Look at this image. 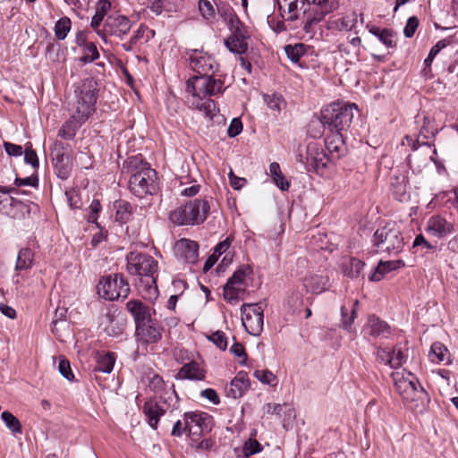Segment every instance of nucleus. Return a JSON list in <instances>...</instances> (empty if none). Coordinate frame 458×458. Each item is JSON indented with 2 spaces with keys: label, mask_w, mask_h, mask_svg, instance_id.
I'll use <instances>...</instances> for the list:
<instances>
[{
  "label": "nucleus",
  "mask_w": 458,
  "mask_h": 458,
  "mask_svg": "<svg viewBox=\"0 0 458 458\" xmlns=\"http://www.w3.org/2000/svg\"><path fill=\"white\" fill-rule=\"evenodd\" d=\"M373 247L378 253L395 255L402 251L404 240L399 227L394 223H388L378 228L373 235Z\"/></svg>",
  "instance_id": "6e6552de"
},
{
  "label": "nucleus",
  "mask_w": 458,
  "mask_h": 458,
  "mask_svg": "<svg viewBox=\"0 0 458 458\" xmlns=\"http://www.w3.org/2000/svg\"><path fill=\"white\" fill-rule=\"evenodd\" d=\"M437 130L434 129L427 117L423 118V125L420 128L416 139L406 135L402 142L403 145H408L412 150H417L420 146H430L428 140L435 137Z\"/></svg>",
  "instance_id": "dca6fc26"
},
{
  "label": "nucleus",
  "mask_w": 458,
  "mask_h": 458,
  "mask_svg": "<svg viewBox=\"0 0 458 458\" xmlns=\"http://www.w3.org/2000/svg\"><path fill=\"white\" fill-rule=\"evenodd\" d=\"M418 247H421L422 250H426V252L434 250V246L428 242L422 234L417 235L413 242V248Z\"/></svg>",
  "instance_id": "338daca9"
},
{
  "label": "nucleus",
  "mask_w": 458,
  "mask_h": 458,
  "mask_svg": "<svg viewBox=\"0 0 458 458\" xmlns=\"http://www.w3.org/2000/svg\"><path fill=\"white\" fill-rule=\"evenodd\" d=\"M365 263L356 258H349L343 262V271L345 276L351 278H357L360 276Z\"/></svg>",
  "instance_id": "2f4dec72"
},
{
  "label": "nucleus",
  "mask_w": 458,
  "mask_h": 458,
  "mask_svg": "<svg viewBox=\"0 0 458 458\" xmlns=\"http://www.w3.org/2000/svg\"><path fill=\"white\" fill-rule=\"evenodd\" d=\"M23 208L24 205L20 200L6 192H0V211L4 215L16 218Z\"/></svg>",
  "instance_id": "5701e85b"
},
{
  "label": "nucleus",
  "mask_w": 458,
  "mask_h": 458,
  "mask_svg": "<svg viewBox=\"0 0 458 458\" xmlns=\"http://www.w3.org/2000/svg\"><path fill=\"white\" fill-rule=\"evenodd\" d=\"M168 396H160V400H148L143 405V413L147 418L148 425L157 429L161 416L167 411H173L177 407L178 396L174 390V385L169 386Z\"/></svg>",
  "instance_id": "1a4fd4ad"
},
{
  "label": "nucleus",
  "mask_w": 458,
  "mask_h": 458,
  "mask_svg": "<svg viewBox=\"0 0 458 458\" xmlns=\"http://www.w3.org/2000/svg\"><path fill=\"white\" fill-rule=\"evenodd\" d=\"M253 376L263 384L276 386V377L267 369L255 370Z\"/></svg>",
  "instance_id": "3c124183"
},
{
  "label": "nucleus",
  "mask_w": 458,
  "mask_h": 458,
  "mask_svg": "<svg viewBox=\"0 0 458 458\" xmlns=\"http://www.w3.org/2000/svg\"><path fill=\"white\" fill-rule=\"evenodd\" d=\"M218 13L224 19L228 29H240L241 21L230 6L217 7Z\"/></svg>",
  "instance_id": "e433bc0d"
},
{
  "label": "nucleus",
  "mask_w": 458,
  "mask_h": 458,
  "mask_svg": "<svg viewBox=\"0 0 458 458\" xmlns=\"http://www.w3.org/2000/svg\"><path fill=\"white\" fill-rule=\"evenodd\" d=\"M54 167L56 175L62 180L67 179L71 174L72 167L70 160L62 163H60V161L54 163Z\"/></svg>",
  "instance_id": "6e6d98bb"
},
{
  "label": "nucleus",
  "mask_w": 458,
  "mask_h": 458,
  "mask_svg": "<svg viewBox=\"0 0 458 458\" xmlns=\"http://www.w3.org/2000/svg\"><path fill=\"white\" fill-rule=\"evenodd\" d=\"M4 148L9 156L20 157L23 153V149L21 145H16V144L5 141V142H4Z\"/></svg>",
  "instance_id": "69168bd1"
},
{
  "label": "nucleus",
  "mask_w": 458,
  "mask_h": 458,
  "mask_svg": "<svg viewBox=\"0 0 458 458\" xmlns=\"http://www.w3.org/2000/svg\"><path fill=\"white\" fill-rule=\"evenodd\" d=\"M211 341L220 350L225 351L227 347V338L223 331H216L208 336Z\"/></svg>",
  "instance_id": "13d9d810"
},
{
  "label": "nucleus",
  "mask_w": 458,
  "mask_h": 458,
  "mask_svg": "<svg viewBox=\"0 0 458 458\" xmlns=\"http://www.w3.org/2000/svg\"><path fill=\"white\" fill-rule=\"evenodd\" d=\"M200 396L208 399L213 404H218L220 398L216 390L212 388H207L201 391Z\"/></svg>",
  "instance_id": "774afa93"
},
{
  "label": "nucleus",
  "mask_w": 458,
  "mask_h": 458,
  "mask_svg": "<svg viewBox=\"0 0 458 458\" xmlns=\"http://www.w3.org/2000/svg\"><path fill=\"white\" fill-rule=\"evenodd\" d=\"M428 356L432 362H444L445 364L451 363L449 351L440 342H436L431 345Z\"/></svg>",
  "instance_id": "cd10ccee"
},
{
  "label": "nucleus",
  "mask_w": 458,
  "mask_h": 458,
  "mask_svg": "<svg viewBox=\"0 0 458 458\" xmlns=\"http://www.w3.org/2000/svg\"><path fill=\"white\" fill-rule=\"evenodd\" d=\"M199 11L205 19H209L215 15L214 6L208 0L199 1Z\"/></svg>",
  "instance_id": "bf43d9fd"
},
{
  "label": "nucleus",
  "mask_w": 458,
  "mask_h": 458,
  "mask_svg": "<svg viewBox=\"0 0 458 458\" xmlns=\"http://www.w3.org/2000/svg\"><path fill=\"white\" fill-rule=\"evenodd\" d=\"M98 91V84L93 78L82 81L74 89L75 101L70 112L88 120L96 110Z\"/></svg>",
  "instance_id": "0eeeda50"
},
{
  "label": "nucleus",
  "mask_w": 458,
  "mask_h": 458,
  "mask_svg": "<svg viewBox=\"0 0 458 458\" xmlns=\"http://www.w3.org/2000/svg\"><path fill=\"white\" fill-rule=\"evenodd\" d=\"M34 261V252L30 248H22L17 255L15 270H28L31 268Z\"/></svg>",
  "instance_id": "c756f323"
},
{
  "label": "nucleus",
  "mask_w": 458,
  "mask_h": 458,
  "mask_svg": "<svg viewBox=\"0 0 458 458\" xmlns=\"http://www.w3.org/2000/svg\"><path fill=\"white\" fill-rule=\"evenodd\" d=\"M249 388V380L244 375L238 374L232 381L230 386V394L233 398L242 396L245 391Z\"/></svg>",
  "instance_id": "f704fd0d"
},
{
  "label": "nucleus",
  "mask_w": 458,
  "mask_h": 458,
  "mask_svg": "<svg viewBox=\"0 0 458 458\" xmlns=\"http://www.w3.org/2000/svg\"><path fill=\"white\" fill-rule=\"evenodd\" d=\"M364 23L363 14L360 13H352L351 16H347L344 18L343 24L345 27H349L350 30L358 29L359 27H362Z\"/></svg>",
  "instance_id": "5fc2aeb1"
},
{
  "label": "nucleus",
  "mask_w": 458,
  "mask_h": 458,
  "mask_svg": "<svg viewBox=\"0 0 458 458\" xmlns=\"http://www.w3.org/2000/svg\"><path fill=\"white\" fill-rule=\"evenodd\" d=\"M171 385H174L173 383H165L163 378L157 375L154 374L150 379H149V387L151 390H153L156 394H160V396H168V394L170 392L169 386Z\"/></svg>",
  "instance_id": "58836bf2"
},
{
  "label": "nucleus",
  "mask_w": 458,
  "mask_h": 458,
  "mask_svg": "<svg viewBox=\"0 0 458 458\" xmlns=\"http://www.w3.org/2000/svg\"><path fill=\"white\" fill-rule=\"evenodd\" d=\"M242 322L245 330L251 335L261 334L264 326L263 308L259 303L243 304L241 307Z\"/></svg>",
  "instance_id": "9b49d317"
},
{
  "label": "nucleus",
  "mask_w": 458,
  "mask_h": 458,
  "mask_svg": "<svg viewBox=\"0 0 458 458\" xmlns=\"http://www.w3.org/2000/svg\"><path fill=\"white\" fill-rule=\"evenodd\" d=\"M302 162V160H301ZM329 162V157L324 149L316 143L307 146L306 157L303 161L308 171L318 173L325 168Z\"/></svg>",
  "instance_id": "ddd939ff"
},
{
  "label": "nucleus",
  "mask_w": 458,
  "mask_h": 458,
  "mask_svg": "<svg viewBox=\"0 0 458 458\" xmlns=\"http://www.w3.org/2000/svg\"><path fill=\"white\" fill-rule=\"evenodd\" d=\"M263 98L275 116L285 106V101L280 94H265Z\"/></svg>",
  "instance_id": "4c0bfd02"
},
{
  "label": "nucleus",
  "mask_w": 458,
  "mask_h": 458,
  "mask_svg": "<svg viewBox=\"0 0 458 458\" xmlns=\"http://www.w3.org/2000/svg\"><path fill=\"white\" fill-rule=\"evenodd\" d=\"M355 113H358L355 104L334 102L321 110L319 122H313L312 124L321 123L331 132L344 133L351 127Z\"/></svg>",
  "instance_id": "39448f33"
},
{
  "label": "nucleus",
  "mask_w": 458,
  "mask_h": 458,
  "mask_svg": "<svg viewBox=\"0 0 458 458\" xmlns=\"http://www.w3.org/2000/svg\"><path fill=\"white\" fill-rule=\"evenodd\" d=\"M392 270H394V264L392 263V260L380 261L377 267H376L375 271L369 276V280L380 281L386 273L390 272Z\"/></svg>",
  "instance_id": "a18cd8bd"
},
{
  "label": "nucleus",
  "mask_w": 458,
  "mask_h": 458,
  "mask_svg": "<svg viewBox=\"0 0 458 458\" xmlns=\"http://www.w3.org/2000/svg\"><path fill=\"white\" fill-rule=\"evenodd\" d=\"M391 377L396 391L405 404L410 409L422 413L429 398L417 377L405 369L394 371Z\"/></svg>",
  "instance_id": "f03ea898"
},
{
  "label": "nucleus",
  "mask_w": 458,
  "mask_h": 458,
  "mask_svg": "<svg viewBox=\"0 0 458 458\" xmlns=\"http://www.w3.org/2000/svg\"><path fill=\"white\" fill-rule=\"evenodd\" d=\"M391 190L397 200H405L407 199V184L404 176L393 177L391 179Z\"/></svg>",
  "instance_id": "72a5a7b5"
},
{
  "label": "nucleus",
  "mask_w": 458,
  "mask_h": 458,
  "mask_svg": "<svg viewBox=\"0 0 458 458\" xmlns=\"http://www.w3.org/2000/svg\"><path fill=\"white\" fill-rule=\"evenodd\" d=\"M303 286L308 293L320 294L330 287V280L327 276L311 274L303 279Z\"/></svg>",
  "instance_id": "6ab92c4d"
},
{
  "label": "nucleus",
  "mask_w": 458,
  "mask_h": 458,
  "mask_svg": "<svg viewBox=\"0 0 458 458\" xmlns=\"http://www.w3.org/2000/svg\"><path fill=\"white\" fill-rule=\"evenodd\" d=\"M407 352L399 345L393 349L377 348V360L382 364L387 365L392 369H398L407 360Z\"/></svg>",
  "instance_id": "4468645a"
},
{
  "label": "nucleus",
  "mask_w": 458,
  "mask_h": 458,
  "mask_svg": "<svg viewBox=\"0 0 458 458\" xmlns=\"http://www.w3.org/2000/svg\"><path fill=\"white\" fill-rule=\"evenodd\" d=\"M87 120L78 117L77 114L71 112L70 118L63 124L58 131V136L64 140H71L74 138L77 130L86 122Z\"/></svg>",
  "instance_id": "393cba45"
},
{
  "label": "nucleus",
  "mask_w": 458,
  "mask_h": 458,
  "mask_svg": "<svg viewBox=\"0 0 458 458\" xmlns=\"http://www.w3.org/2000/svg\"><path fill=\"white\" fill-rule=\"evenodd\" d=\"M252 273V269L248 265H242L239 267V268L234 271L233 276L228 279L238 285H246L247 284L245 282L247 276L250 275Z\"/></svg>",
  "instance_id": "49530a36"
},
{
  "label": "nucleus",
  "mask_w": 458,
  "mask_h": 458,
  "mask_svg": "<svg viewBox=\"0 0 458 458\" xmlns=\"http://www.w3.org/2000/svg\"><path fill=\"white\" fill-rule=\"evenodd\" d=\"M127 271L130 275L140 276V287L149 299L157 296V286L155 274L158 269V263L155 259L142 252L131 251L126 256Z\"/></svg>",
  "instance_id": "20e7f679"
},
{
  "label": "nucleus",
  "mask_w": 458,
  "mask_h": 458,
  "mask_svg": "<svg viewBox=\"0 0 458 458\" xmlns=\"http://www.w3.org/2000/svg\"><path fill=\"white\" fill-rule=\"evenodd\" d=\"M246 290V285H238L235 283L228 280L224 286V298L230 303L237 301Z\"/></svg>",
  "instance_id": "c85d7f7f"
},
{
  "label": "nucleus",
  "mask_w": 458,
  "mask_h": 458,
  "mask_svg": "<svg viewBox=\"0 0 458 458\" xmlns=\"http://www.w3.org/2000/svg\"><path fill=\"white\" fill-rule=\"evenodd\" d=\"M284 19L294 21L298 19L299 4L301 0H276Z\"/></svg>",
  "instance_id": "bb28decb"
},
{
  "label": "nucleus",
  "mask_w": 458,
  "mask_h": 458,
  "mask_svg": "<svg viewBox=\"0 0 458 458\" xmlns=\"http://www.w3.org/2000/svg\"><path fill=\"white\" fill-rule=\"evenodd\" d=\"M99 57L98 48L92 42H88L83 47V55L80 57V62L82 64H89L94 62Z\"/></svg>",
  "instance_id": "c03bdc74"
},
{
  "label": "nucleus",
  "mask_w": 458,
  "mask_h": 458,
  "mask_svg": "<svg viewBox=\"0 0 458 458\" xmlns=\"http://www.w3.org/2000/svg\"><path fill=\"white\" fill-rule=\"evenodd\" d=\"M261 450L262 446L259 442L256 439L250 438L243 445L242 454L245 457H249L261 452Z\"/></svg>",
  "instance_id": "864d4df0"
},
{
  "label": "nucleus",
  "mask_w": 458,
  "mask_h": 458,
  "mask_svg": "<svg viewBox=\"0 0 458 458\" xmlns=\"http://www.w3.org/2000/svg\"><path fill=\"white\" fill-rule=\"evenodd\" d=\"M116 219L121 222H126L131 216V205L123 200L115 202Z\"/></svg>",
  "instance_id": "09e8293b"
},
{
  "label": "nucleus",
  "mask_w": 458,
  "mask_h": 458,
  "mask_svg": "<svg viewBox=\"0 0 458 458\" xmlns=\"http://www.w3.org/2000/svg\"><path fill=\"white\" fill-rule=\"evenodd\" d=\"M248 30H233L232 35L224 40L227 49L234 54H244L249 46Z\"/></svg>",
  "instance_id": "f3484780"
},
{
  "label": "nucleus",
  "mask_w": 458,
  "mask_h": 458,
  "mask_svg": "<svg viewBox=\"0 0 458 458\" xmlns=\"http://www.w3.org/2000/svg\"><path fill=\"white\" fill-rule=\"evenodd\" d=\"M98 294L106 300L125 299L130 293V285L120 274L105 276L98 284Z\"/></svg>",
  "instance_id": "9d476101"
},
{
  "label": "nucleus",
  "mask_w": 458,
  "mask_h": 458,
  "mask_svg": "<svg viewBox=\"0 0 458 458\" xmlns=\"http://www.w3.org/2000/svg\"><path fill=\"white\" fill-rule=\"evenodd\" d=\"M358 305L359 301L358 300H355L352 303L350 316H348V310L345 306L341 308L342 326L345 330H351L352 324L356 318V310Z\"/></svg>",
  "instance_id": "79ce46f5"
},
{
  "label": "nucleus",
  "mask_w": 458,
  "mask_h": 458,
  "mask_svg": "<svg viewBox=\"0 0 458 458\" xmlns=\"http://www.w3.org/2000/svg\"><path fill=\"white\" fill-rule=\"evenodd\" d=\"M210 205L207 199L190 200L170 213V220L177 225H197L208 217Z\"/></svg>",
  "instance_id": "423d86ee"
},
{
  "label": "nucleus",
  "mask_w": 458,
  "mask_h": 458,
  "mask_svg": "<svg viewBox=\"0 0 458 458\" xmlns=\"http://www.w3.org/2000/svg\"><path fill=\"white\" fill-rule=\"evenodd\" d=\"M24 160L26 164L30 165L34 169L38 167L39 162L38 157L35 150L31 148H26L24 151Z\"/></svg>",
  "instance_id": "e2e57ef3"
},
{
  "label": "nucleus",
  "mask_w": 458,
  "mask_h": 458,
  "mask_svg": "<svg viewBox=\"0 0 458 458\" xmlns=\"http://www.w3.org/2000/svg\"><path fill=\"white\" fill-rule=\"evenodd\" d=\"M58 370H59L60 374L67 380L71 381L74 378V376L72 374V371L71 369L70 363L68 360H66L64 359H61L59 360V364H58Z\"/></svg>",
  "instance_id": "052dcab7"
},
{
  "label": "nucleus",
  "mask_w": 458,
  "mask_h": 458,
  "mask_svg": "<svg viewBox=\"0 0 458 458\" xmlns=\"http://www.w3.org/2000/svg\"><path fill=\"white\" fill-rule=\"evenodd\" d=\"M176 377L179 379L203 380L205 371L199 367V363L191 361L184 364L180 369Z\"/></svg>",
  "instance_id": "a878e982"
},
{
  "label": "nucleus",
  "mask_w": 458,
  "mask_h": 458,
  "mask_svg": "<svg viewBox=\"0 0 458 458\" xmlns=\"http://www.w3.org/2000/svg\"><path fill=\"white\" fill-rule=\"evenodd\" d=\"M123 169L131 174L129 189L135 196L143 198L156 191L157 173L141 156L128 157L123 163Z\"/></svg>",
  "instance_id": "7ed1b4c3"
},
{
  "label": "nucleus",
  "mask_w": 458,
  "mask_h": 458,
  "mask_svg": "<svg viewBox=\"0 0 458 458\" xmlns=\"http://www.w3.org/2000/svg\"><path fill=\"white\" fill-rule=\"evenodd\" d=\"M284 407L287 408L289 416H295L294 410L291 407H288L286 404H279V403H267L264 405V411L268 414H276L280 415L283 411Z\"/></svg>",
  "instance_id": "4d7b16f0"
},
{
  "label": "nucleus",
  "mask_w": 458,
  "mask_h": 458,
  "mask_svg": "<svg viewBox=\"0 0 458 458\" xmlns=\"http://www.w3.org/2000/svg\"><path fill=\"white\" fill-rule=\"evenodd\" d=\"M365 334L373 337H387L390 335V327L378 318H369L364 327Z\"/></svg>",
  "instance_id": "b1692460"
},
{
  "label": "nucleus",
  "mask_w": 458,
  "mask_h": 458,
  "mask_svg": "<svg viewBox=\"0 0 458 458\" xmlns=\"http://www.w3.org/2000/svg\"><path fill=\"white\" fill-rule=\"evenodd\" d=\"M115 362V356L113 352L98 353L95 370L103 373H110Z\"/></svg>",
  "instance_id": "c9c22d12"
},
{
  "label": "nucleus",
  "mask_w": 458,
  "mask_h": 458,
  "mask_svg": "<svg viewBox=\"0 0 458 458\" xmlns=\"http://www.w3.org/2000/svg\"><path fill=\"white\" fill-rule=\"evenodd\" d=\"M1 419L4 422L5 426L13 433L21 432V425L19 420L11 412L4 411L1 414Z\"/></svg>",
  "instance_id": "de8ad7c7"
},
{
  "label": "nucleus",
  "mask_w": 458,
  "mask_h": 458,
  "mask_svg": "<svg viewBox=\"0 0 458 458\" xmlns=\"http://www.w3.org/2000/svg\"><path fill=\"white\" fill-rule=\"evenodd\" d=\"M230 352L236 357L242 358V360H240L241 364H244L247 359V354L245 352L244 347L240 343H234L231 348Z\"/></svg>",
  "instance_id": "0e129e2a"
},
{
  "label": "nucleus",
  "mask_w": 458,
  "mask_h": 458,
  "mask_svg": "<svg viewBox=\"0 0 458 458\" xmlns=\"http://www.w3.org/2000/svg\"><path fill=\"white\" fill-rule=\"evenodd\" d=\"M177 255L186 262L194 264L199 257V245L196 242L189 239H182L175 245Z\"/></svg>",
  "instance_id": "412c9836"
},
{
  "label": "nucleus",
  "mask_w": 458,
  "mask_h": 458,
  "mask_svg": "<svg viewBox=\"0 0 458 458\" xmlns=\"http://www.w3.org/2000/svg\"><path fill=\"white\" fill-rule=\"evenodd\" d=\"M126 307L135 320L136 327L152 320L151 310L141 301L131 300L127 302Z\"/></svg>",
  "instance_id": "aec40b11"
},
{
  "label": "nucleus",
  "mask_w": 458,
  "mask_h": 458,
  "mask_svg": "<svg viewBox=\"0 0 458 458\" xmlns=\"http://www.w3.org/2000/svg\"><path fill=\"white\" fill-rule=\"evenodd\" d=\"M284 52L287 57L293 63H298L300 58L305 53V46L301 43L294 44V45H286L284 47Z\"/></svg>",
  "instance_id": "37998d69"
},
{
  "label": "nucleus",
  "mask_w": 458,
  "mask_h": 458,
  "mask_svg": "<svg viewBox=\"0 0 458 458\" xmlns=\"http://www.w3.org/2000/svg\"><path fill=\"white\" fill-rule=\"evenodd\" d=\"M51 156H52L53 164L58 163V161H60V163H62V162L70 160L69 156L64 154V145L60 141L55 142L54 147L51 151Z\"/></svg>",
  "instance_id": "603ef678"
},
{
  "label": "nucleus",
  "mask_w": 458,
  "mask_h": 458,
  "mask_svg": "<svg viewBox=\"0 0 458 458\" xmlns=\"http://www.w3.org/2000/svg\"><path fill=\"white\" fill-rule=\"evenodd\" d=\"M111 9L109 0H98L95 6V14L91 18L90 25L92 28H98L103 21L105 16Z\"/></svg>",
  "instance_id": "473e14b6"
},
{
  "label": "nucleus",
  "mask_w": 458,
  "mask_h": 458,
  "mask_svg": "<svg viewBox=\"0 0 458 458\" xmlns=\"http://www.w3.org/2000/svg\"><path fill=\"white\" fill-rule=\"evenodd\" d=\"M302 304V294L298 291H293L286 298L284 306L291 311L299 309Z\"/></svg>",
  "instance_id": "8fccbe9b"
},
{
  "label": "nucleus",
  "mask_w": 458,
  "mask_h": 458,
  "mask_svg": "<svg viewBox=\"0 0 458 458\" xmlns=\"http://www.w3.org/2000/svg\"><path fill=\"white\" fill-rule=\"evenodd\" d=\"M137 335L144 344L157 343L161 337V329L152 319L136 327Z\"/></svg>",
  "instance_id": "4be33fe9"
},
{
  "label": "nucleus",
  "mask_w": 458,
  "mask_h": 458,
  "mask_svg": "<svg viewBox=\"0 0 458 458\" xmlns=\"http://www.w3.org/2000/svg\"><path fill=\"white\" fill-rule=\"evenodd\" d=\"M426 232L433 237L443 239L454 233V225L440 215H434L427 222Z\"/></svg>",
  "instance_id": "2eb2a0df"
},
{
  "label": "nucleus",
  "mask_w": 458,
  "mask_h": 458,
  "mask_svg": "<svg viewBox=\"0 0 458 458\" xmlns=\"http://www.w3.org/2000/svg\"><path fill=\"white\" fill-rule=\"evenodd\" d=\"M331 136H327L325 140L327 149L332 154L340 156L344 146V133L343 132H332Z\"/></svg>",
  "instance_id": "7c9ffc66"
},
{
  "label": "nucleus",
  "mask_w": 458,
  "mask_h": 458,
  "mask_svg": "<svg viewBox=\"0 0 458 458\" xmlns=\"http://www.w3.org/2000/svg\"><path fill=\"white\" fill-rule=\"evenodd\" d=\"M316 4L317 0H313ZM336 8L335 0H318L317 5L313 9V16L308 17L303 29H310L321 21L327 13H331Z\"/></svg>",
  "instance_id": "a211bd4d"
},
{
  "label": "nucleus",
  "mask_w": 458,
  "mask_h": 458,
  "mask_svg": "<svg viewBox=\"0 0 458 458\" xmlns=\"http://www.w3.org/2000/svg\"><path fill=\"white\" fill-rule=\"evenodd\" d=\"M242 131V123L239 118H233L227 129V134L230 138H234Z\"/></svg>",
  "instance_id": "680f3d73"
},
{
  "label": "nucleus",
  "mask_w": 458,
  "mask_h": 458,
  "mask_svg": "<svg viewBox=\"0 0 458 458\" xmlns=\"http://www.w3.org/2000/svg\"><path fill=\"white\" fill-rule=\"evenodd\" d=\"M185 428L191 436H200L212 428L213 419L202 411H191L184 414Z\"/></svg>",
  "instance_id": "f8f14e48"
},
{
  "label": "nucleus",
  "mask_w": 458,
  "mask_h": 458,
  "mask_svg": "<svg viewBox=\"0 0 458 458\" xmlns=\"http://www.w3.org/2000/svg\"><path fill=\"white\" fill-rule=\"evenodd\" d=\"M105 27H109L110 29H115L118 27L130 29L131 25L130 21L126 16L115 13L107 16Z\"/></svg>",
  "instance_id": "a19ab883"
},
{
  "label": "nucleus",
  "mask_w": 458,
  "mask_h": 458,
  "mask_svg": "<svg viewBox=\"0 0 458 458\" xmlns=\"http://www.w3.org/2000/svg\"><path fill=\"white\" fill-rule=\"evenodd\" d=\"M373 35L386 47H396V34L394 30H369Z\"/></svg>",
  "instance_id": "ea45409f"
},
{
  "label": "nucleus",
  "mask_w": 458,
  "mask_h": 458,
  "mask_svg": "<svg viewBox=\"0 0 458 458\" xmlns=\"http://www.w3.org/2000/svg\"><path fill=\"white\" fill-rule=\"evenodd\" d=\"M187 55L191 69L199 74L186 81L187 103L205 117L213 119L218 109L210 97L224 90V81L215 76L219 64L212 55L203 49H191Z\"/></svg>",
  "instance_id": "f257e3e1"
}]
</instances>
